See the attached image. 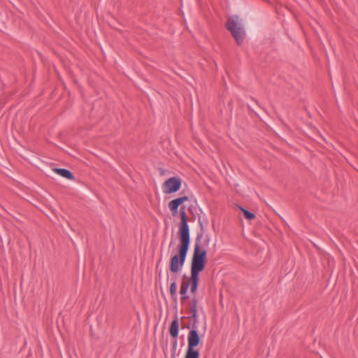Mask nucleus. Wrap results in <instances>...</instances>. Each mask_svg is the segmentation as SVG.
Segmentation results:
<instances>
[{"mask_svg": "<svg viewBox=\"0 0 358 358\" xmlns=\"http://www.w3.org/2000/svg\"><path fill=\"white\" fill-rule=\"evenodd\" d=\"M170 294L173 300L177 299V285L175 282H172L170 285Z\"/></svg>", "mask_w": 358, "mask_h": 358, "instance_id": "nucleus-11", "label": "nucleus"}, {"mask_svg": "<svg viewBox=\"0 0 358 358\" xmlns=\"http://www.w3.org/2000/svg\"><path fill=\"white\" fill-rule=\"evenodd\" d=\"M169 333H170V335L173 338H174L176 339L178 338V334H179V324H178V320L177 318L174 319L171 322L170 327H169ZM176 344H177V341L176 340L175 345H176Z\"/></svg>", "mask_w": 358, "mask_h": 358, "instance_id": "nucleus-8", "label": "nucleus"}, {"mask_svg": "<svg viewBox=\"0 0 358 358\" xmlns=\"http://www.w3.org/2000/svg\"><path fill=\"white\" fill-rule=\"evenodd\" d=\"M54 172L61 176L63 178H65L68 180H73L74 176L73 174L68 169H61V168H55L53 169Z\"/></svg>", "mask_w": 358, "mask_h": 358, "instance_id": "nucleus-9", "label": "nucleus"}, {"mask_svg": "<svg viewBox=\"0 0 358 358\" xmlns=\"http://www.w3.org/2000/svg\"><path fill=\"white\" fill-rule=\"evenodd\" d=\"M238 208L243 213L245 219L252 220L255 217V215L253 213L250 212L241 206H238Z\"/></svg>", "mask_w": 358, "mask_h": 358, "instance_id": "nucleus-10", "label": "nucleus"}, {"mask_svg": "<svg viewBox=\"0 0 358 358\" xmlns=\"http://www.w3.org/2000/svg\"><path fill=\"white\" fill-rule=\"evenodd\" d=\"M189 197L187 196H182L180 197L176 198L173 200H171L169 203V208L170 209V211L171 212V214L173 217L176 216L178 214V208L180 206V213L181 212H186V207L185 206L182 204L188 201Z\"/></svg>", "mask_w": 358, "mask_h": 358, "instance_id": "nucleus-5", "label": "nucleus"}, {"mask_svg": "<svg viewBox=\"0 0 358 358\" xmlns=\"http://www.w3.org/2000/svg\"><path fill=\"white\" fill-rule=\"evenodd\" d=\"M198 300L196 296H193L190 302V308H197Z\"/></svg>", "mask_w": 358, "mask_h": 358, "instance_id": "nucleus-13", "label": "nucleus"}, {"mask_svg": "<svg viewBox=\"0 0 358 358\" xmlns=\"http://www.w3.org/2000/svg\"><path fill=\"white\" fill-rule=\"evenodd\" d=\"M226 28L230 31L237 45H241L244 41L245 31L243 25L237 15L229 17L226 22Z\"/></svg>", "mask_w": 358, "mask_h": 358, "instance_id": "nucleus-3", "label": "nucleus"}, {"mask_svg": "<svg viewBox=\"0 0 358 358\" xmlns=\"http://www.w3.org/2000/svg\"><path fill=\"white\" fill-rule=\"evenodd\" d=\"M182 180L178 177H171L166 180L163 185V190L165 194H171L180 190Z\"/></svg>", "mask_w": 358, "mask_h": 358, "instance_id": "nucleus-6", "label": "nucleus"}, {"mask_svg": "<svg viewBox=\"0 0 358 358\" xmlns=\"http://www.w3.org/2000/svg\"><path fill=\"white\" fill-rule=\"evenodd\" d=\"M190 312L192 313V315L188 317L189 319H191V317H196L197 315V308H190Z\"/></svg>", "mask_w": 358, "mask_h": 358, "instance_id": "nucleus-15", "label": "nucleus"}, {"mask_svg": "<svg viewBox=\"0 0 358 358\" xmlns=\"http://www.w3.org/2000/svg\"><path fill=\"white\" fill-rule=\"evenodd\" d=\"M201 341L197 329H191L187 335V350L185 358H199V351L195 348Z\"/></svg>", "mask_w": 358, "mask_h": 358, "instance_id": "nucleus-4", "label": "nucleus"}, {"mask_svg": "<svg viewBox=\"0 0 358 358\" xmlns=\"http://www.w3.org/2000/svg\"><path fill=\"white\" fill-rule=\"evenodd\" d=\"M193 320V322L192 324V329H197L198 328V315L196 317H191Z\"/></svg>", "mask_w": 358, "mask_h": 358, "instance_id": "nucleus-14", "label": "nucleus"}, {"mask_svg": "<svg viewBox=\"0 0 358 358\" xmlns=\"http://www.w3.org/2000/svg\"><path fill=\"white\" fill-rule=\"evenodd\" d=\"M176 278H176V276H173V277L171 278V280H172V282H176Z\"/></svg>", "mask_w": 358, "mask_h": 358, "instance_id": "nucleus-17", "label": "nucleus"}, {"mask_svg": "<svg viewBox=\"0 0 358 358\" xmlns=\"http://www.w3.org/2000/svg\"><path fill=\"white\" fill-rule=\"evenodd\" d=\"M173 358H175V357H173Z\"/></svg>", "mask_w": 358, "mask_h": 358, "instance_id": "nucleus-18", "label": "nucleus"}, {"mask_svg": "<svg viewBox=\"0 0 358 358\" xmlns=\"http://www.w3.org/2000/svg\"><path fill=\"white\" fill-rule=\"evenodd\" d=\"M189 298V296L187 294L181 295L180 299L181 301H185Z\"/></svg>", "mask_w": 358, "mask_h": 358, "instance_id": "nucleus-16", "label": "nucleus"}, {"mask_svg": "<svg viewBox=\"0 0 358 358\" xmlns=\"http://www.w3.org/2000/svg\"><path fill=\"white\" fill-rule=\"evenodd\" d=\"M179 241L178 253L175 254L170 259L169 268L173 273H177L182 269L190 245V241L189 240L179 239Z\"/></svg>", "mask_w": 358, "mask_h": 358, "instance_id": "nucleus-2", "label": "nucleus"}, {"mask_svg": "<svg viewBox=\"0 0 358 358\" xmlns=\"http://www.w3.org/2000/svg\"><path fill=\"white\" fill-rule=\"evenodd\" d=\"M202 237V232L197 234L192 259L191 276L189 282L192 294H194L197 290L199 282V273L203 271L206 262L207 251L206 249L201 248Z\"/></svg>", "mask_w": 358, "mask_h": 358, "instance_id": "nucleus-1", "label": "nucleus"}, {"mask_svg": "<svg viewBox=\"0 0 358 358\" xmlns=\"http://www.w3.org/2000/svg\"><path fill=\"white\" fill-rule=\"evenodd\" d=\"M181 222L179 226L178 237L179 239L190 241V232L188 225V218L186 212L180 213Z\"/></svg>", "mask_w": 358, "mask_h": 358, "instance_id": "nucleus-7", "label": "nucleus"}, {"mask_svg": "<svg viewBox=\"0 0 358 358\" xmlns=\"http://www.w3.org/2000/svg\"><path fill=\"white\" fill-rule=\"evenodd\" d=\"M189 287V282H182L180 286V295L187 294V289Z\"/></svg>", "mask_w": 358, "mask_h": 358, "instance_id": "nucleus-12", "label": "nucleus"}]
</instances>
